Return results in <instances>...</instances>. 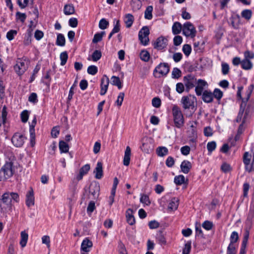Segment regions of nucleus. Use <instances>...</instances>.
Wrapping results in <instances>:
<instances>
[{"label":"nucleus","instance_id":"obj_1","mask_svg":"<svg viewBox=\"0 0 254 254\" xmlns=\"http://www.w3.org/2000/svg\"><path fill=\"white\" fill-rule=\"evenodd\" d=\"M19 200L18 194L16 192H6L0 198V208L2 212H6L11 210L12 206L15 202Z\"/></svg>","mask_w":254,"mask_h":254},{"label":"nucleus","instance_id":"obj_2","mask_svg":"<svg viewBox=\"0 0 254 254\" xmlns=\"http://www.w3.org/2000/svg\"><path fill=\"white\" fill-rule=\"evenodd\" d=\"M253 88V86L252 85L250 87V91L248 93L247 97L246 99V100H244V99H243V100H242V103L241 104L240 109L238 116L236 119V121L237 123L242 122V123L245 124L247 121V117L248 116V112L247 111H246V112L244 114V110H245V108L246 105V102L249 100V99L250 97V95H251V93Z\"/></svg>","mask_w":254,"mask_h":254},{"label":"nucleus","instance_id":"obj_3","mask_svg":"<svg viewBox=\"0 0 254 254\" xmlns=\"http://www.w3.org/2000/svg\"><path fill=\"white\" fill-rule=\"evenodd\" d=\"M14 173L13 163L6 162L0 169V181H4L11 177Z\"/></svg>","mask_w":254,"mask_h":254},{"label":"nucleus","instance_id":"obj_4","mask_svg":"<svg viewBox=\"0 0 254 254\" xmlns=\"http://www.w3.org/2000/svg\"><path fill=\"white\" fill-rule=\"evenodd\" d=\"M172 114L175 126L181 128L184 126V118L182 111L177 106H174L172 108Z\"/></svg>","mask_w":254,"mask_h":254},{"label":"nucleus","instance_id":"obj_5","mask_svg":"<svg viewBox=\"0 0 254 254\" xmlns=\"http://www.w3.org/2000/svg\"><path fill=\"white\" fill-rule=\"evenodd\" d=\"M170 70L169 66L167 63H160L153 71V75L155 78H159L165 76Z\"/></svg>","mask_w":254,"mask_h":254},{"label":"nucleus","instance_id":"obj_6","mask_svg":"<svg viewBox=\"0 0 254 254\" xmlns=\"http://www.w3.org/2000/svg\"><path fill=\"white\" fill-rule=\"evenodd\" d=\"M28 68V61L24 59H18L14 66V69L15 72L19 75L21 76Z\"/></svg>","mask_w":254,"mask_h":254},{"label":"nucleus","instance_id":"obj_7","mask_svg":"<svg viewBox=\"0 0 254 254\" xmlns=\"http://www.w3.org/2000/svg\"><path fill=\"white\" fill-rule=\"evenodd\" d=\"M183 33L186 37L194 38L195 36L196 31L192 23L190 22H187L183 25Z\"/></svg>","mask_w":254,"mask_h":254},{"label":"nucleus","instance_id":"obj_8","mask_svg":"<svg viewBox=\"0 0 254 254\" xmlns=\"http://www.w3.org/2000/svg\"><path fill=\"white\" fill-rule=\"evenodd\" d=\"M150 32L147 26H143L138 33V38L141 43L146 46L149 42V35Z\"/></svg>","mask_w":254,"mask_h":254},{"label":"nucleus","instance_id":"obj_9","mask_svg":"<svg viewBox=\"0 0 254 254\" xmlns=\"http://www.w3.org/2000/svg\"><path fill=\"white\" fill-rule=\"evenodd\" d=\"M239 236L238 233L236 231L233 232L230 236V243L227 248V254H236V248L234 244L237 242Z\"/></svg>","mask_w":254,"mask_h":254},{"label":"nucleus","instance_id":"obj_10","mask_svg":"<svg viewBox=\"0 0 254 254\" xmlns=\"http://www.w3.org/2000/svg\"><path fill=\"white\" fill-rule=\"evenodd\" d=\"M183 81L186 87V90L189 92L190 89L194 86L196 82V79L194 76L189 74L184 77Z\"/></svg>","mask_w":254,"mask_h":254},{"label":"nucleus","instance_id":"obj_11","mask_svg":"<svg viewBox=\"0 0 254 254\" xmlns=\"http://www.w3.org/2000/svg\"><path fill=\"white\" fill-rule=\"evenodd\" d=\"M25 139V137L22 134L16 132L12 137L11 142L15 146L20 147L23 145Z\"/></svg>","mask_w":254,"mask_h":254},{"label":"nucleus","instance_id":"obj_12","mask_svg":"<svg viewBox=\"0 0 254 254\" xmlns=\"http://www.w3.org/2000/svg\"><path fill=\"white\" fill-rule=\"evenodd\" d=\"M92 246V241L88 238L83 240L81 245V254H88Z\"/></svg>","mask_w":254,"mask_h":254},{"label":"nucleus","instance_id":"obj_13","mask_svg":"<svg viewBox=\"0 0 254 254\" xmlns=\"http://www.w3.org/2000/svg\"><path fill=\"white\" fill-rule=\"evenodd\" d=\"M194 98V97H191V96H183L181 99L183 108L185 109H190L193 105Z\"/></svg>","mask_w":254,"mask_h":254},{"label":"nucleus","instance_id":"obj_14","mask_svg":"<svg viewBox=\"0 0 254 254\" xmlns=\"http://www.w3.org/2000/svg\"><path fill=\"white\" fill-rule=\"evenodd\" d=\"M168 40L164 37H160L154 43V47L159 50L164 49L167 45Z\"/></svg>","mask_w":254,"mask_h":254},{"label":"nucleus","instance_id":"obj_15","mask_svg":"<svg viewBox=\"0 0 254 254\" xmlns=\"http://www.w3.org/2000/svg\"><path fill=\"white\" fill-rule=\"evenodd\" d=\"M109 84V79L106 75H104L101 79L100 95H104L107 92Z\"/></svg>","mask_w":254,"mask_h":254},{"label":"nucleus","instance_id":"obj_16","mask_svg":"<svg viewBox=\"0 0 254 254\" xmlns=\"http://www.w3.org/2000/svg\"><path fill=\"white\" fill-rule=\"evenodd\" d=\"M207 85V82L202 80V79H199L198 80L197 82V85L195 87V91L196 93V94L197 96H200L203 93V91L204 89L205 88V86Z\"/></svg>","mask_w":254,"mask_h":254},{"label":"nucleus","instance_id":"obj_17","mask_svg":"<svg viewBox=\"0 0 254 254\" xmlns=\"http://www.w3.org/2000/svg\"><path fill=\"white\" fill-rule=\"evenodd\" d=\"M251 155L249 152H246L244 153L243 156V162L245 165V168L248 172H251L253 170V166L251 164Z\"/></svg>","mask_w":254,"mask_h":254},{"label":"nucleus","instance_id":"obj_18","mask_svg":"<svg viewBox=\"0 0 254 254\" xmlns=\"http://www.w3.org/2000/svg\"><path fill=\"white\" fill-rule=\"evenodd\" d=\"M100 190V186L99 184L94 183L90 185L89 187V193L94 197H95L98 195Z\"/></svg>","mask_w":254,"mask_h":254},{"label":"nucleus","instance_id":"obj_19","mask_svg":"<svg viewBox=\"0 0 254 254\" xmlns=\"http://www.w3.org/2000/svg\"><path fill=\"white\" fill-rule=\"evenodd\" d=\"M95 174V177L97 179H100L103 177V168L102 164L101 162H98L97 164L96 167L94 171Z\"/></svg>","mask_w":254,"mask_h":254},{"label":"nucleus","instance_id":"obj_20","mask_svg":"<svg viewBox=\"0 0 254 254\" xmlns=\"http://www.w3.org/2000/svg\"><path fill=\"white\" fill-rule=\"evenodd\" d=\"M140 148L144 152L149 153L152 150L153 146L150 140L146 139L145 142L142 143Z\"/></svg>","mask_w":254,"mask_h":254},{"label":"nucleus","instance_id":"obj_21","mask_svg":"<svg viewBox=\"0 0 254 254\" xmlns=\"http://www.w3.org/2000/svg\"><path fill=\"white\" fill-rule=\"evenodd\" d=\"M202 99L205 103H211L213 101V96L211 92L205 90L202 94Z\"/></svg>","mask_w":254,"mask_h":254},{"label":"nucleus","instance_id":"obj_22","mask_svg":"<svg viewBox=\"0 0 254 254\" xmlns=\"http://www.w3.org/2000/svg\"><path fill=\"white\" fill-rule=\"evenodd\" d=\"M180 167L182 172L188 174L191 168V164L188 160H184L182 162Z\"/></svg>","mask_w":254,"mask_h":254},{"label":"nucleus","instance_id":"obj_23","mask_svg":"<svg viewBox=\"0 0 254 254\" xmlns=\"http://www.w3.org/2000/svg\"><path fill=\"white\" fill-rule=\"evenodd\" d=\"M205 42L202 39L194 42V50L197 53L202 52L204 48Z\"/></svg>","mask_w":254,"mask_h":254},{"label":"nucleus","instance_id":"obj_24","mask_svg":"<svg viewBox=\"0 0 254 254\" xmlns=\"http://www.w3.org/2000/svg\"><path fill=\"white\" fill-rule=\"evenodd\" d=\"M26 204L28 207L33 206L34 204V197L32 190L29 191L26 194Z\"/></svg>","mask_w":254,"mask_h":254},{"label":"nucleus","instance_id":"obj_25","mask_svg":"<svg viewBox=\"0 0 254 254\" xmlns=\"http://www.w3.org/2000/svg\"><path fill=\"white\" fill-rule=\"evenodd\" d=\"M131 155V150L129 146L126 147L125 155L124 157L123 163L125 166H127L130 162V157Z\"/></svg>","mask_w":254,"mask_h":254},{"label":"nucleus","instance_id":"obj_26","mask_svg":"<svg viewBox=\"0 0 254 254\" xmlns=\"http://www.w3.org/2000/svg\"><path fill=\"white\" fill-rule=\"evenodd\" d=\"M132 210L129 208L126 211L127 221L130 225H133L135 222V218L132 215Z\"/></svg>","mask_w":254,"mask_h":254},{"label":"nucleus","instance_id":"obj_27","mask_svg":"<svg viewBox=\"0 0 254 254\" xmlns=\"http://www.w3.org/2000/svg\"><path fill=\"white\" fill-rule=\"evenodd\" d=\"M134 21L133 16L129 13L127 14L124 18V22L127 28H129L132 25Z\"/></svg>","mask_w":254,"mask_h":254},{"label":"nucleus","instance_id":"obj_28","mask_svg":"<svg viewBox=\"0 0 254 254\" xmlns=\"http://www.w3.org/2000/svg\"><path fill=\"white\" fill-rule=\"evenodd\" d=\"M183 30V26L179 22H175L172 26V32L174 35H177L181 33Z\"/></svg>","mask_w":254,"mask_h":254},{"label":"nucleus","instance_id":"obj_29","mask_svg":"<svg viewBox=\"0 0 254 254\" xmlns=\"http://www.w3.org/2000/svg\"><path fill=\"white\" fill-rule=\"evenodd\" d=\"M156 152L158 156L163 157L168 154L169 151L166 147L159 146L156 148Z\"/></svg>","mask_w":254,"mask_h":254},{"label":"nucleus","instance_id":"obj_30","mask_svg":"<svg viewBox=\"0 0 254 254\" xmlns=\"http://www.w3.org/2000/svg\"><path fill=\"white\" fill-rule=\"evenodd\" d=\"M20 237L21 240L20 244L22 248H24L26 245L28 238V235L25 232V231H22L20 233Z\"/></svg>","mask_w":254,"mask_h":254},{"label":"nucleus","instance_id":"obj_31","mask_svg":"<svg viewBox=\"0 0 254 254\" xmlns=\"http://www.w3.org/2000/svg\"><path fill=\"white\" fill-rule=\"evenodd\" d=\"M179 205V199L176 197H174L171 200L168 208L171 210H176Z\"/></svg>","mask_w":254,"mask_h":254},{"label":"nucleus","instance_id":"obj_32","mask_svg":"<svg viewBox=\"0 0 254 254\" xmlns=\"http://www.w3.org/2000/svg\"><path fill=\"white\" fill-rule=\"evenodd\" d=\"M253 63L249 60L244 59L241 61V66L244 69H251L253 67Z\"/></svg>","mask_w":254,"mask_h":254},{"label":"nucleus","instance_id":"obj_33","mask_svg":"<svg viewBox=\"0 0 254 254\" xmlns=\"http://www.w3.org/2000/svg\"><path fill=\"white\" fill-rule=\"evenodd\" d=\"M64 13L65 15H71L74 13V8L72 4H65L64 6Z\"/></svg>","mask_w":254,"mask_h":254},{"label":"nucleus","instance_id":"obj_34","mask_svg":"<svg viewBox=\"0 0 254 254\" xmlns=\"http://www.w3.org/2000/svg\"><path fill=\"white\" fill-rule=\"evenodd\" d=\"M59 149L61 153H67L68 152L69 146L64 141H60L59 142Z\"/></svg>","mask_w":254,"mask_h":254},{"label":"nucleus","instance_id":"obj_35","mask_svg":"<svg viewBox=\"0 0 254 254\" xmlns=\"http://www.w3.org/2000/svg\"><path fill=\"white\" fill-rule=\"evenodd\" d=\"M156 239L160 245H165L166 241L165 237L162 232H158L156 235Z\"/></svg>","mask_w":254,"mask_h":254},{"label":"nucleus","instance_id":"obj_36","mask_svg":"<svg viewBox=\"0 0 254 254\" xmlns=\"http://www.w3.org/2000/svg\"><path fill=\"white\" fill-rule=\"evenodd\" d=\"M240 19V16L238 14H237L235 16L232 17L231 25L234 28H238Z\"/></svg>","mask_w":254,"mask_h":254},{"label":"nucleus","instance_id":"obj_37","mask_svg":"<svg viewBox=\"0 0 254 254\" xmlns=\"http://www.w3.org/2000/svg\"><path fill=\"white\" fill-rule=\"evenodd\" d=\"M105 35V31H102L100 33H96L94 36L93 39L92 40V42L93 43H97L100 42L102 40L103 36Z\"/></svg>","mask_w":254,"mask_h":254},{"label":"nucleus","instance_id":"obj_38","mask_svg":"<svg viewBox=\"0 0 254 254\" xmlns=\"http://www.w3.org/2000/svg\"><path fill=\"white\" fill-rule=\"evenodd\" d=\"M153 11V7L148 6L146 7L144 12V17L146 19L150 20L152 18V12Z\"/></svg>","mask_w":254,"mask_h":254},{"label":"nucleus","instance_id":"obj_39","mask_svg":"<svg viewBox=\"0 0 254 254\" xmlns=\"http://www.w3.org/2000/svg\"><path fill=\"white\" fill-rule=\"evenodd\" d=\"M112 84L114 85L117 86L119 89H121L122 87V83L119 77L113 76L111 78Z\"/></svg>","mask_w":254,"mask_h":254},{"label":"nucleus","instance_id":"obj_40","mask_svg":"<svg viewBox=\"0 0 254 254\" xmlns=\"http://www.w3.org/2000/svg\"><path fill=\"white\" fill-rule=\"evenodd\" d=\"M241 15L247 20H249L252 17V11L250 9H245L242 11Z\"/></svg>","mask_w":254,"mask_h":254},{"label":"nucleus","instance_id":"obj_41","mask_svg":"<svg viewBox=\"0 0 254 254\" xmlns=\"http://www.w3.org/2000/svg\"><path fill=\"white\" fill-rule=\"evenodd\" d=\"M140 58L141 60L148 62L150 59V54L148 51L142 50L140 53Z\"/></svg>","mask_w":254,"mask_h":254},{"label":"nucleus","instance_id":"obj_42","mask_svg":"<svg viewBox=\"0 0 254 254\" xmlns=\"http://www.w3.org/2000/svg\"><path fill=\"white\" fill-rule=\"evenodd\" d=\"M56 44L60 46H64L65 45V38L62 34L58 35Z\"/></svg>","mask_w":254,"mask_h":254},{"label":"nucleus","instance_id":"obj_43","mask_svg":"<svg viewBox=\"0 0 254 254\" xmlns=\"http://www.w3.org/2000/svg\"><path fill=\"white\" fill-rule=\"evenodd\" d=\"M32 33L29 30L27 32V33L26 34L24 39L23 41V43L25 45L27 46L29 45L31 43L32 41Z\"/></svg>","mask_w":254,"mask_h":254},{"label":"nucleus","instance_id":"obj_44","mask_svg":"<svg viewBox=\"0 0 254 254\" xmlns=\"http://www.w3.org/2000/svg\"><path fill=\"white\" fill-rule=\"evenodd\" d=\"M174 182L177 185H181L185 183V178L183 175L176 176L174 178Z\"/></svg>","mask_w":254,"mask_h":254},{"label":"nucleus","instance_id":"obj_45","mask_svg":"<svg viewBox=\"0 0 254 254\" xmlns=\"http://www.w3.org/2000/svg\"><path fill=\"white\" fill-rule=\"evenodd\" d=\"M101 52L99 50H96L94 51L92 55V60L94 62H97L101 58Z\"/></svg>","mask_w":254,"mask_h":254},{"label":"nucleus","instance_id":"obj_46","mask_svg":"<svg viewBox=\"0 0 254 254\" xmlns=\"http://www.w3.org/2000/svg\"><path fill=\"white\" fill-rule=\"evenodd\" d=\"M68 58V55L66 52H62L60 55V59L61 61V65H64L67 61Z\"/></svg>","mask_w":254,"mask_h":254},{"label":"nucleus","instance_id":"obj_47","mask_svg":"<svg viewBox=\"0 0 254 254\" xmlns=\"http://www.w3.org/2000/svg\"><path fill=\"white\" fill-rule=\"evenodd\" d=\"M182 51L184 54L187 57H188L190 55L191 51V46L189 44H185L183 47Z\"/></svg>","mask_w":254,"mask_h":254},{"label":"nucleus","instance_id":"obj_48","mask_svg":"<svg viewBox=\"0 0 254 254\" xmlns=\"http://www.w3.org/2000/svg\"><path fill=\"white\" fill-rule=\"evenodd\" d=\"M109 22L105 18L100 20L99 23V27L101 29L104 30L107 28Z\"/></svg>","mask_w":254,"mask_h":254},{"label":"nucleus","instance_id":"obj_49","mask_svg":"<svg viewBox=\"0 0 254 254\" xmlns=\"http://www.w3.org/2000/svg\"><path fill=\"white\" fill-rule=\"evenodd\" d=\"M181 75V71L178 68H174L172 72V77L173 78H178Z\"/></svg>","mask_w":254,"mask_h":254},{"label":"nucleus","instance_id":"obj_50","mask_svg":"<svg viewBox=\"0 0 254 254\" xmlns=\"http://www.w3.org/2000/svg\"><path fill=\"white\" fill-rule=\"evenodd\" d=\"M213 96L219 100L223 96V92L220 89L216 88L213 91Z\"/></svg>","mask_w":254,"mask_h":254},{"label":"nucleus","instance_id":"obj_51","mask_svg":"<svg viewBox=\"0 0 254 254\" xmlns=\"http://www.w3.org/2000/svg\"><path fill=\"white\" fill-rule=\"evenodd\" d=\"M131 4L132 8L135 10L139 9L141 6V1L139 0H132Z\"/></svg>","mask_w":254,"mask_h":254},{"label":"nucleus","instance_id":"obj_52","mask_svg":"<svg viewBox=\"0 0 254 254\" xmlns=\"http://www.w3.org/2000/svg\"><path fill=\"white\" fill-rule=\"evenodd\" d=\"M98 71L97 67L95 65H90L87 68V72L91 75H95Z\"/></svg>","mask_w":254,"mask_h":254},{"label":"nucleus","instance_id":"obj_53","mask_svg":"<svg viewBox=\"0 0 254 254\" xmlns=\"http://www.w3.org/2000/svg\"><path fill=\"white\" fill-rule=\"evenodd\" d=\"M191 249V242H187L183 250V254H189Z\"/></svg>","mask_w":254,"mask_h":254},{"label":"nucleus","instance_id":"obj_54","mask_svg":"<svg viewBox=\"0 0 254 254\" xmlns=\"http://www.w3.org/2000/svg\"><path fill=\"white\" fill-rule=\"evenodd\" d=\"M216 147V143L215 141H212L209 142L207 144V149L209 152H212L214 151Z\"/></svg>","mask_w":254,"mask_h":254},{"label":"nucleus","instance_id":"obj_55","mask_svg":"<svg viewBox=\"0 0 254 254\" xmlns=\"http://www.w3.org/2000/svg\"><path fill=\"white\" fill-rule=\"evenodd\" d=\"M17 31L15 30H11L6 34V38L9 41L13 39L14 36L17 34Z\"/></svg>","mask_w":254,"mask_h":254},{"label":"nucleus","instance_id":"obj_56","mask_svg":"<svg viewBox=\"0 0 254 254\" xmlns=\"http://www.w3.org/2000/svg\"><path fill=\"white\" fill-rule=\"evenodd\" d=\"M21 121L23 123L27 122L29 118L28 112L27 110L23 111L20 115Z\"/></svg>","mask_w":254,"mask_h":254},{"label":"nucleus","instance_id":"obj_57","mask_svg":"<svg viewBox=\"0 0 254 254\" xmlns=\"http://www.w3.org/2000/svg\"><path fill=\"white\" fill-rule=\"evenodd\" d=\"M213 226V225L212 222L209 221H205L202 224V226L203 227V228L206 229V230H211Z\"/></svg>","mask_w":254,"mask_h":254},{"label":"nucleus","instance_id":"obj_58","mask_svg":"<svg viewBox=\"0 0 254 254\" xmlns=\"http://www.w3.org/2000/svg\"><path fill=\"white\" fill-rule=\"evenodd\" d=\"M140 201L141 203H144L146 205H149L150 203L149 197L146 194L141 195V197L140 198Z\"/></svg>","mask_w":254,"mask_h":254},{"label":"nucleus","instance_id":"obj_59","mask_svg":"<svg viewBox=\"0 0 254 254\" xmlns=\"http://www.w3.org/2000/svg\"><path fill=\"white\" fill-rule=\"evenodd\" d=\"M125 94L124 92H120L118 95V99L116 102L118 106H121L124 100Z\"/></svg>","mask_w":254,"mask_h":254},{"label":"nucleus","instance_id":"obj_60","mask_svg":"<svg viewBox=\"0 0 254 254\" xmlns=\"http://www.w3.org/2000/svg\"><path fill=\"white\" fill-rule=\"evenodd\" d=\"M244 57L245 59H247L250 60L251 59H253L254 58V53L247 50L244 52Z\"/></svg>","mask_w":254,"mask_h":254},{"label":"nucleus","instance_id":"obj_61","mask_svg":"<svg viewBox=\"0 0 254 254\" xmlns=\"http://www.w3.org/2000/svg\"><path fill=\"white\" fill-rule=\"evenodd\" d=\"M95 209V202L93 201H91L87 208V211L88 213H91Z\"/></svg>","mask_w":254,"mask_h":254},{"label":"nucleus","instance_id":"obj_62","mask_svg":"<svg viewBox=\"0 0 254 254\" xmlns=\"http://www.w3.org/2000/svg\"><path fill=\"white\" fill-rule=\"evenodd\" d=\"M183 41V38L181 36H176L173 39L174 44L176 46H179Z\"/></svg>","mask_w":254,"mask_h":254},{"label":"nucleus","instance_id":"obj_63","mask_svg":"<svg viewBox=\"0 0 254 254\" xmlns=\"http://www.w3.org/2000/svg\"><path fill=\"white\" fill-rule=\"evenodd\" d=\"M152 106L155 108H159L161 105V100L157 97L153 98L152 100Z\"/></svg>","mask_w":254,"mask_h":254},{"label":"nucleus","instance_id":"obj_64","mask_svg":"<svg viewBox=\"0 0 254 254\" xmlns=\"http://www.w3.org/2000/svg\"><path fill=\"white\" fill-rule=\"evenodd\" d=\"M60 130L59 127H54L51 130V135L53 138L57 137L58 135L59 134Z\"/></svg>","mask_w":254,"mask_h":254}]
</instances>
